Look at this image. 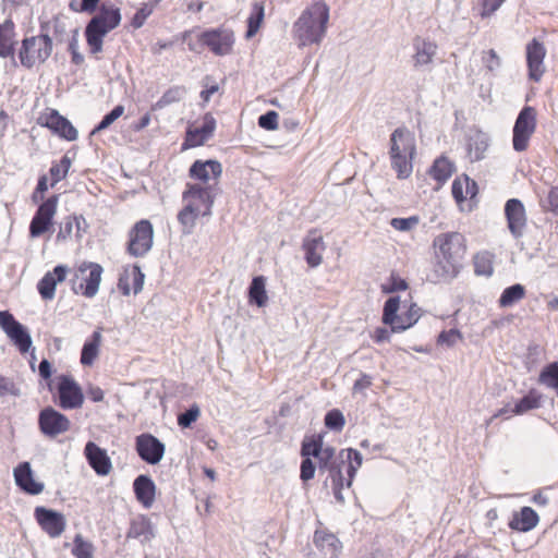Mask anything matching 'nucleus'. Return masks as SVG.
<instances>
[{
  "label": "nucleus",
  "mask_w": 558,
  "mask_h": 558,
  "mask_svg": "<svg viewBox=\"0 0 558 558\" xmlns=\"http://www.w3.org/2000/svg\"><path fill=\"white\" fill-rule=\"evenodd\" d=\"M435 263L428 275L432 283L447 282L456 278L461 269L460 262L466 253V239L457 231L438 234L433 241Z\"/></svg>",
  "instance_id": "f257e3e1"
},
{
  "label": "nucleus",
  "mask_w": 558,
  "mask_h": 558,
  "mask_svg": "<svg viewBox=\"0 0 558 558\" xmlns=\"http://www.w3.org/2000/svg\"><path fill=\"white\" fill-rule=\"evenodd\" d=\"M329 8L323 1L308 5L293 24V35L300 46L319 44L325 37Z\"/></svg>",
  "instance_id": "f03ea898"
},
{
  "label": "nucleus",
  "mask_w": 558,
  "mask_h": 558,
  "mask_svg": "<svg viewBox=\"0 0 558 558\" xmlns=\"http://www.w3.org/2000/svg\"><path fill=\"white\" fill-rule=\"evenodd\" d=\"M121 21L120 9L112 3L100 5L99 13L95 15L85 28V38L92 54L102 51L105 36L114 29Z\"/></svg>",
  "instance_id": "7ed1b4c3"
},
{
  "label": "nucleus",
  "mask_w": 558,
  "mask_h": 558,
  "mask_svg": "<svg viewBox=\"0 0 558 558\" xmlns=\"http://www.w3.org/2000/svg\"><path fill=\"white\" fill-rule=\"evenodd\" d=\"M415 144L413 137L404 128L396 129L390 136L389 156L391 167L399 180H405L413 172Z\"/></svg>",
  "instance_id": "20e7f679"
},
{
  "label": "nucleus",
  "mask_w": 558,
  "mask_h": 558,
  "mask_svg": "<svg viewBox=\"0 0 558 558\" xmlns=\"http://www.w3.org/2000/svg\"><path fill=\"white\" fill-rule=\"evenodd\" d=\"M400 308L399 296H391L384 304L381 322L393 332H403L412 328L424 314L423 308L413 301L404 302L401 313Z\"/></svg>",
  "instance_id": "39448f33"
},
{
  "label": "nucleus",
  "mask_w": 558,
  "mask_h": 558,
  "mask_svg": "<svg viewBox=\"0 0 558 558\" xmlns=\"http://www.w3.org/2000/svg\"><path fill=\"white\" fill-rule=\"evenodd\" d=\"M53 41L48 34H38L24 37L19 48L21 65L33 69L44 64L51 56Z\"/></svg>",
  "instance_id": "423d86ee"
},
{
  "label": "nucleus",
  "mask_w": 558,
  "mask_h": 558,
  "mask_svg": "<svg viewBox=\"0 0 558 558\" xmlns=\"http://www.w3.org/2000/svg\"><path fill=\"white\" fill-rule=\"evenodd\" d=\"M191 50H197V45L206 46L217 56L229 54L234 44V33L225 27L208 29L202 33H189L185 37Z\"/></svg>",
  "instance_id": "0eeeda50"
},
{
  "label": "nucleus",
  "mask_w": 558,
  "mask_h": 558,
  "mask_svg": "<svg viewBox=\"0 0 558 558\" xmlns=\"http://www.w3.org/2000/svg\"><path fill=\"white\" fill-rule=\"evenodd\" d=\"M102 271V267L97 263H81L72 271V291L88 299L94 298L99 290Z\"/></svg>",
  "instance_id": "6e6552de"
},
{
  "label": "nucleus",
  "mask_w": 558,
  "mask_h": 558,
  "mask_svg": "<svg viewBox=\"0 0 558 558\" xmlns=\"http://www.w3.org/2000/svg\"><path fill=\"white\" fill-rule=\"evenodd\" d=\"M537 112L534 107L525 106L519 112L512 130V146L515 151H525L536 131Z\"/></svg>",
  "instance_id": "1a4fd4ad"
},
{
  "label": "nucleus",
  "mask_w": 558,
  "mask_h": 558,
  "mask_svg": "<svg viewBox=\"0 0 558 558\" xmlns=\"http://www.w3.org/2000/svg\"><path fill=\"white\" fill-rule=\"evenodd\" d=\"M59 196L51 195L37 207L28 228L32 239L40 238L51 231L58 210Z\"/></svg>",
  "instance_id": "9d476101"
},
{
  "label": "nucleus",
  "mask_w": 558,
  "mask_h": 558,
  "mask_svg": "<svg viewBox=\"0 0 558 558\" xmlns=\"http://www.w3.org/2000/svg\"><path fill=\"white\" fill-rule=\"evenodd\" d=\"M216 126V119L210 113H206L201 121L190 123L181 149L186 150L205 145L214 136Z\"/></svg>",
  "instance_id": "9b49d317"
},
{
  "label": "nucleus",
  "mask_w": 558,
  "mask_h": 558,
  "mask_svg": "<svg viewBox=\"0 0 558 558\" xmlns=\"http://www.w3.org/2000/svg\"><path fill=\"white\" fill-rule=\"evenodd\" d=\"M37 123L49 129L54 135L68 142H73L77 138V130L73 124L57 109L46 108L37 118Z\"/></svg>",
  "instance_id": "f8f14e48"
},
{
  "label": "nucleus",
  "mask_w": 558,
  "mask_h": 558,
  "mask_svg": "<svg viewBox=\"0 0 558 558\" xmlns=\"http://www.w3.org/2000/svg\"><path fill=\"white\" fill-rule=\"evenodd\" d=\"M58 404L63 410H75L82 408L84 393L81 386L70 375L57 377Z\"/></svg>",
  "instance_id": "ddd939ff"
},
{
  "label": "nucleus",
  "mask_w": 558,
  "mask_h": 558,
  "mask_svg": "<svg viewBox=\"0 0 558 558\" xmlns=\"http://www.w3.org/2000/svg\"><path fill=\"white\" fill-rule=\"evenodd\" d=\"M154 230L149 220L137 221L129 231L128 253L134 257L144 256L153 245Z\"/></svg>",
  "instance_id": "4468645a"
},
{
  "label": "nucleus",
  "mask_w": 558,
  "mask_h": 558,
  "mask_svg": "<svg viewBox=\"0 0 558 558\" xmlns=\"http://www.w3.org/2000/svg\"><path fill=\"white\" fill-rule=\"evenodd\" d=\"M38 427L46 437L56 438L71 429V421L54 408L46 407L39 412Z\"/></svg>",
  "instance_id": "2eb2a0df"
},
{
  "label": "nucleus",
  "mask_w": 558,
  "mask_h": 558,
  "mask_svg": "<svg viewBox=\"0 0 558 558\" xmlns=\"http://www.w3.org/2000/svg\"><path fill=\"white\" fill-rule=\"evenodd\" d=\"M0 327L21 353L28 352L32 347V338L25 327L9 311H0Z\"/></svg>",
  "instance_id": "dca6fc26"
},
{
  "label": "nucleus",
  "mask_w": 558,
  "mask_h": 558,
  "mask_svg": "<svg viewBox=\"0 0 558 558\" xmlns=\"http://www.w3.org/2000/svg\"><path fill=\"white\" fill-rule=\"evenodd\" d=\"M222 174V165L218 160H195L189 170V175L192 180L203 184V187L217 185Z\"/></svg>",
  "instance_id": "f3484780"
},
{
  "label": "nucleus",
  "mask_w": 558,
  "mask_h": 558,
  "mask_svg": "<svg viewBox=\"0 0 558 558\" xmlns=\"http://www.w3.org/2000/svg\"><path fill=\"white\" fill-rule=\"evenodd\" d=\"M183 203L184 208L202 216H208L214 203L211 191L201 184H190L183 193Z\"/></svg>",
  "instance_id": "a211bd4d"
},
{
  "label": "nucleus",
  "mask_w": 558,
  "mask_h": 558,
  "mask_svg": "<svg viewBox=\"0 0 558 558\" xmlns=\"http://www.w3.org/2000/svg\"><path fill=\"white\" fill-rule=\"evenodd\" d=\"M34 517L40 529L51 538L60 537L66 527V519L63 513L44 506L34 510Z\"/></svg>",
  "instance_id": "6ab92c4d"
},
{
  "label": "nucleus",
  "mask_w": 558,
  "mask_h": 558,
  "mask_svg": "<svg viewBox=\"0 0 558 558\" xmlns=\"http://www.w3.org/2000/svg\"><path fill=\"white\" fill-rule=\"evenodd\" d=\"M546 47L537 38H533L526 44L525 58L529 78L535 83L539 82L546 72L545 58Z\"/></svg>",
  "instance_id": "aec40b11"
},
{
  "label": "nucleus",
  "mask_w": 558,
  "mask_h": 558,
  "mask_svg": "<svg viewBox=\"0 0 558 558\" xmlns=\"http://www.w3.org/2000/svg\"><path fill=\"white\" fill-rule=\"evenodd\" d=\"M302 251L308 267L316 268L323 263V255L326 251V244L320 231L317 228L308 230L302 241Z\"/></svg>",
  "instance_id": "412c9836"
},
{
  "label": "nucleus",
  "mask_w": 558,
  "mask_h": 558,
  "mask_svg": "<svg viewBox=\"0 0 558 558\" xmlns=\"http://www.w3.org/2000/svg\"><path fill=\"white\" fill-rule=\"evenodd\" d=\"M135 450L146 463L157 464L163 457L165 446L151 434L144 433L135 438Z\"/></svg>",
  "instance_id": "4be33fe9"
},
{
  "label": "nucleus",
  "mask_w": 558,
  "mask_h": 558,
  "mask_svg": "<svg viewBox=\"0 0 558 558\" xmlns=\"http://www.w3.org/2000/svg\"><path fill=\"white\" fill-rule=\"evenodd\" d=\"M505 216L510 233L515 239L521 238L527 222V216L523 203L518 198L508 199L505 205Z\"/></svg>",
  "instance_id": "5701e85b"
},
{
  "label": "nucleus",
  "mask_w": 558,
  "mask_h": 558,
  "mask_svg": "<svg viewBox=\"0 0 558 558\" xmlns=\"http://www.w3.org/2000/svg\"><path fill=\"white\" fill-rule=\"evenodd\" d=\"M302 458H317L319 468L325 469L328 466L329 461L335 456V449L331 447L323 448V440L318 436L305 437L301 447Z\"/></svg>",
  "instance_id": "b1692460"
},
{
  "label": "nucleus",
  "mask_w": 558,
  "mask_h": 558,
  "mask_svg": "<svg viewBox=\"0 0 558 558\" xmlns=\"http://www.w3.org/2000/svg\"><path fill=\"white\" fill-rule=\"evenodd\" d=\"M84 454L90 468L99 476H107L112 471V462L107 451L93 441H88Z\"/></svg>",
  "instance_id": "393cba45"
},
{
  "label": "nucleus",
  "mask_w": 558,
  "mask_h": 558,
  "mask_svg": "<svg viewBox=\"0 0 558 558\" xmlns=\"http://www.w3.org/2000/svg\"><path fill=\"white\" fill-rule=\"evenodd\" d=\"M68 275V267L57 265L52 270L47 271L37 283V290L44 301H51L56 295V287L63 282Z\"/></svg>",
  "instance_id": "a878e982"
},
{
  "label": "nucleus",
  "mask_w": 558,
  "mask_h": 558,
  "mask_svg": "<svg viewBox=\"0 0 558 558\" xmlns=\"http://www.w3.org/2000/svg\"><path fill=\"white\" fill-rule=\"evenodd\" d=\"M144 283V274L136 265L125 267L119 277L118 288L123 295H130L131 292L138 293Z\"/></svg>",
  "instance_id": "bb28decb"
},
{
  "label": "nucleus",
  "mask_w": 558,
  "mask_h": 558,
  "mask_svg": "<svg viewBox=\"0 0 558 558\" xmlns=\"http://www.w3.org/2000/svg\"><path fill=\"white\" fill-rule=\"evenodd\" d=\"M16 485L29 495H38L44 490V484L37 482L28 462H22L14 469Z\"/></svg>",
  "instance_id": "cd10ccee"
},
{
  "label": "nucleus",
  "mask_w": 558,
  "mask_h": 558,
  "mask_svg": "<svg viewBox=\"0 0 558 558\" xmlns=\"http://www.w3.org/2000/svg\"><path fill=\"white\" fill-rule=\"evenodd\" d=\"M539 522V517L531 507H522L519 511L513 512L508 525L512 531L529 532L533 530Z\"/></svg>",
  "instance_id": "c85d7f7f"
},
{
  "label": "nucleus",
  "mask_w": 558,
  "mask_h": 558,
  "mask_svg": "<svg viewBox=\"0 0 558 558\" xmlns=\"http://www.w3.org/2000/svg\"><path fill=\"white\" fill-rule=\"evenodd\" d=\"M16 27L12 19L0 23V58H12L15 52Z\"/></svg>",
  "instance_id": "c756f323"
},
{
  "label": "nucleus",
  "mask_w": 558,
  "mask_h": 558,
  "mask_svg": "<svg viewBox=\"0 0 558 558\" xmlns=\"http://www.w3.org/2000/svg\"><path fill=\"white\" fill-rule=\"evenodd\" d=\"M477 191L476 182L466 174L457 177L452 182L451 192L458 204L473 199L477 195Z\"/></svg>",
  "instance_id": "7c9ffc66"
},
{
  "label": "nucleus",
  "mask_w": 558,
  "mask_h": 558,
  "mask_svg": "<svg viewBox=\"0 0 558 558\" xmlns=\"http://www.w3.org/2000/svg\"><path fill=\"white\" fill-rule=\"evenodd\" d=\"M137 501L145 508H150L155 501L156 486L147 475H140L133 483Z\"/></svg>",
  "instance_id": "2f4dec72"
},
{
  "label": "nucleus",
  "mask_w": 558,
  "mask_h": 558,
  "mask_svg": "<svg viewBox=\"0 0 558 558\" xmlns=\"http://www.w3.org/2000/svg\"><path fill=\"white\" fill-rule=\"evenodd\" d=\"M413 46L415 50L413 54L414 66L420 68L433 62L434 57L437 53L436 43L416 37L414 39Z\"/></svg>",
  "instance_id": "473e14b6"
},
{
  "label": "nucleus",
  "mask_w": 558,
  "mask_h": 558,
  "mask_svg": "<svg viewBox=\"0 0 558 558\" xmlns=\"http://www.w3.org/2000/svg\"><path fill=\"white\" fill-rule=\"evenodd\" d=\"M456 171L454 163L445 155L436 158L428 169L429 177L436 181L437 189L441 187Z\"/></svg>",
  "instance_id": "72a5a7b5"
},
{
  "label": "nucleus",
  "mask_w": 558,
  "mask_h": 558,
  "mask_svg": "<svg viewBox=\"0 0 558 558\" xmlns=\"http://www.w3.org/2000/svg\"><path fill=\"white\" fill-rule=\"evenodd\" d=\"M314 544L328 558H337L342 546L337 536L326 531H316L314 534Z\"/></svg>",
  "instance_id": "f704fd0d"
},
{
  "label": "nucleus",
  "mask_w": 558,
  "mask_h": 558,
  "mask_svg": "<svg viewBox=\"0 0 558 558\" xmlns=\"http://www.w3.org/2000/svg\"><path fill=\"white\" fill-rule=\"evenodd\" d=\"M495 254L489 251H480L473 255L472 263L476 276L490 277L494 274Z\"/></svg>",
  "instance_id": "c9c22d12"
},
{
  "label": "nucleus",
  "mask_w": 558,
  "mask_h": 558,
  "mask_svg": "<svg viewBox=\"0 0 558 558\" xmlns=\"http://www.w3.org/2000/svg\"><path fill=\"white\" fill-rule=\"evenodd\" d=\"M265 19V3L264 1H255L252 3L251 13L247 17V29L245 37L247 39L254 37L262 27Z\"/></svg>",
  "instance_id": "e433bc0d"
},
{
  "label": "nucleus",
  "mask_w": 558,
  "mask_h": 558,
  "mask_svg": "<svg viewBox=\"0 0 558 558\" xmlns=\"http://www.w3.org/2000/svg\"><path fill=\"white\" fill-rule=\"evenodd\" d=\"M153 527L149 520L144 517H137L132 520L129 531L126 533L128 538H136L141 542H147L153 537Z\"/></svg>",
  "instance_id": "4c0bfd02"
},
{
  "label": "nucleus",
  "mask_w": 558,
  "mask_h": 558,
  "mask_svg": "<svg viewBox=\"0 0 558 558\" xmlns=\"http://www.w3.org/2000/svg\"><path fill=\"white\" fill-rule=\"evenodd\" d=\"M248 302L263 307L268 302L266 279L264 276L254 277L248 288Z\"/></svg>",
  "instance_id": "58836bf2"
},
{
  "label": "nucleus",
  "mask_w": 558,
  "mask_h": 558,
  "mask_svg": "<svg viewBox=\"0 0 558 558\" xmlns=\"http://www.w3.org/2000/svg\"><path fill=\"white\" fill-rule=\"evenodd\" d=\"M526 295V289L521 283L512 284L506 288L498 299V305L500 308H507L513 306L515 303L523 300Z\"/></svg>",
  "instance_id": "ea45409f"
},
{
  "label": "nucleus",
  "mask_w": 558,
  "mask_h": 558,
  "mask_svg": "<svg viewBox=\"0 0 558 558\" xmlns=\"http://www.w3.org/2000/svg\"><path fill=\"white\" fill-rule=\"evenodd\" d=\"M542 393L536 389H531L526 396L521 398L512 409L515 415L524 414L531 410L538 409L542 404Z\"/></svg>",
  "instance_id": "a19ab883"
},
{
  "label": "nucleus",
  "mask_w": 558,
  "mask_h": 558,
  "mask_svg": "<svg viewBox=\"0 0 558 558\" xmlns=\"http://www.w3.org/2000/svg\"><path fill=\"white\" fill-rule=\"evenodd\" d=\"M101 343V333L99 330L93 332L90 340L83 345L81 353V363L83 365H92L99 353Z\"/></svg>",
  "instance_id": "79ce46f5"
},
{
  "label": "nucleus",
  "mask_w": 558,
  "mask_h": 558,
  "mask_svg": "<svg viewBox=\"0 0 558 558\" xmlns=\"http://www.w3.org/2000/svg\"><path fill=\"white\" fill-rule=\"evenodd\" d=\"M72 160L68 155L62 156L59 161H53L49 169L50 174V187H53L57 183L64 180L71 168Z\"/></svg>",
  "instance_id": "37998d69"
},
{
  "label": "nucleus",
  "mask_w": 558,
  "mask_h": 558,
  "mask_svg": "<svg viewBox=\"0 0 558 558\" xmlns=\"http://www.w3.org/2000/svg\"><path fill=\"white\" fill-rule=\"evenodd\" d=\"M74 228L80 230V217L76 215H69L64 217L63 221L59 226V230L56 235V242L63 243L68 241L72 236Z\"/></svg>",
  "instance_id": "c03bdc74"
},
{
  "label": "nucleus",
  "mask_w": 558,
  "mask_h": 558,
  "mask_svg": "<svg viewBox=\"0 0 558 558\" xmlns=\"http://www.w3.org/2000/svg\"><path fill=\"white\" fill-rule=\"evenodd\" d=\"M487 142L481 136H471L468 140L466 150L471 161H478L484 158L487 149Z\"/></svg>",
  "instance_id": "a18cd8bd"
},
{
  "label": "nucleus",
  "mask_w": 558,
  "mask_h": 558,
  "mask_svg": "<svg viewBox=\"0 0 558 558\" xmlns=\"http://www.w3.org/2000/svg\"><path fill=\"white\" fill-rule=\"evenodd\" d=\"M538 381L554 389L558 396V362L545 366L539 374Z\"/></svg>",
  "instance_id": "49530a36"
},
{
  "label": "nucleus",
  "mask_w": 558,
  "mask_h": 558,
  "mask_svg": "<svg viewBox=\"0 0 558 558\" xmlns=\"http://www.w3.org/2000/svg\"><path fill=\"white\" fill-rule=\"evenodd\" d=\"M94 545L84 539L81 534L74 536L71 553L75 558H94Z\"/></svg>",
  "instance_id": "de8ad7c7"
},
{
  "label": "nucleus",
  "mask_w": 558,
  "mask_h": 558,
  "mask_svg": "<svg viewBox=\"0 0 558 558\" xmlns=\"http://www.w3.org/2000/svg\"><path fill=\"white\" fill-rule=\"evenodd\" d=\"M347 461V485L350 486L357 469L362 465V454L355 449H348Z\"/></svg>",
  "instance_id": "09e8293b"
},
{
  "label": "nucleus",
  "mask_w": 558,
  "mask_h": 558,
  "mask_svg": "<svg viewBox=\"0 0 558 558\" xmlns=\"http://www.w3.org/2000/svg\"><path fill=\"white\" fill-rule=\"evenodd\" d=\"M324 421L327 428L336 432L342 430L345 425V418L342 412L338 409L328 411Z\"/></svg>",
  "instance_id": "8fccbe9b"
},
{
  "label": "nucleus",
  "mask_w": 558,
  "mask_h": 558,
  "mask_svg": "<svg viewBox=\"0 0 558 558\" xmlns=\"http://www.w3.org/2000/svg\"><path fill=\"white\" fill-rule=\"evenodd\" d=\"M418 222L420 218L417 216H411L408 218H392L390 226L397 231L405 232L414 229Z\"/></svg>",
  "instance_id": "3c124183"
},
{
  "label": "nucleus",
  "mask_w": 558,
  "mask_h": 558,
  "mask_svg": "<svg viewBox=\"0 0 558 558\" xmlns=\"http://www.w3.org/2000/svg\"><path fill=\"white\" fill-rule=\"evenodd\" d=\"M201 415V410L197 404H193L186 412L180 414L177 418V423L183 427H190L192 423L196 422Z\"/></svg>",
  "instance_id": "603ef678"
},
{
  "label": "nucleus",
  "mask_w": 558,
  "mask_h": 558,
  "mask_svg": "<svg viewBox=\"0 0 558 558\" xmlns=\"http://www.w3.org/2000/svg\"><path fill=\"white\" fill-rule=\"evenodd\" d=\"M100 0H71L69 3V8L73 12L82 13H93L99 3Z\"/></svg>",
  "instance_id": "864d4df0"
},
{
  "label": "nucleus",
  "mask_w": 558,
  "mask_h": 558,
  "mask_svg": "<svg viewBox=\"0 0 558 558\" xmlns=\"http://www.w3.org/2000/svg\"><path fill=\"white\" fill-rule=\"evenodd\" d=\"M460 340H462V333L458 329H449L439 333L437 343L440 345L452 347Z\"/></svg>",
  "instance_id": "5fc2aeb1"
},
{
  "label": "nucleus",
  "mask_w": 558,
  "mask_h": 558,
  "mask_svg": "<svg viewBox=\"0 0 558 558\" xmlns=\"http://www.w3.org/2000/svg\"><path fill=\"white\" fill-rule=\"evenodd\" d=\"M408 282L397 274H391L387 284L383 286V292L393 293L397 291H404L408 289Z\"/></svg>",
  "instance_id": "6e6d98bb"
},
{
  "label": "nucleus",
  "mask_w": 558,
  "mask_h": 558,
  "mask_svg": "<svg viewBox=\"0 0 558 558\" xmlns=\"http://www.w3.org/2000/svg\"><path fill=\"white\" fill-rule=\"evenodd\" d=\"M201 216L202 215L193 213L183 207V209L179 214V220L183 226L184 232L190 233L191 230L194 228L197 218Z\"/></svg>",
  "instance_id": "4d7b16f0"
},
{
  "label": "nucleus",
  "mask_w": 558,
  "mask_h": 558,
  "mask_svg": "<svg viewBox=\"0 0 558 558\" xmlns=\"http://www.w3.org/2000/svg\"><path fill=\"white\" fill-rule=\"evenodd\" d=\"M124 113V107L122 105L116 106L109 113H107L100 123L97 125L96 131H101L109 128L116 120H118Z\"/></svg>",
  "instance_id": "13d9d810"
},
{
  "label": "nucleus",
  "mask_w": 558,
  "mask_h": 558,
  "mask_svg": "<svg viewBox=\"0 0 558 558\" xmlns=\"http://www.w3.org/2000/svg\"><path fill=\"white\" fill-rule=\"evenodd\" d=\"M506 0H478L481 5L480 15L482 19L493 15Z\"/></svg>",
  "instance_id": "bf43d9fd"
},
{
  "label": "nucleus",
  "mask_w": 558,
  "mask_h": 558,
  "mask_svg": "<svg viewBox=\"0 0 558 558\" xmlns=\"http://www.w3.org/2000/svg\"><path fill=\"white\" fill-rule=\"evenodd\" d=\"M153 13V7L145 3L134 14L131 20V25L134 28H140L144 25L147 17Z\"/></svg>",
  "instance_id": "052dcab7"
},
{
  "label": "nucleus",
  "mask_w": 558,
  "mask_h": 558,
  "mask_svg": "<svg viewBox=\"0 0 558 558\" xmlns=\"http://www.w3.org/2000/svg\"><path fill=\"white\" fill-rule=\"evenodd\" d=\"M278 113L276 111H268L258 118V125L268 131H275L278 129Z\"/></svg>",
  "instance_id": "680f3d73"
},
{
  "label": "nucleus",
  "mask_w": 558,
  "mask_h": 558,
  "mask_svg": "<svg viewBox=\"0 0 558 558\" xmlns=\"http://www.w3.org/2000/svg\"><path fill=\"white\" fill-rule=\"evenodd\" d=\"M49 184H48V177L46 174H43L38 178L37 185L32 194V201L34 203H37L39 201H45L44 196L45 193L48 191Z\"/></svg>",
  "instance_id": "e2e57ef3"
},
{
  "label": "nucleus",
  "mask_w": 558,
  "mask_h": 558,
  "mask_svg": "<svg viewBox=\"0 0 558 558\" xmlns=\"http://www.w3.org/2000/svg\"><path fill=\"white\" fill-rule=\"evenodd\" d=\"M315 475V465L310 458H303L301 462L300 478L303 482L312 480Z\"/></svg>",
  "instance_id": "0e129e2a"
},
{
  "label": "nucleus",
  "mask_w": 558,
  "mask_h": 558,
  "mask_svg": "<svg viewBox=\"0 0 558 558\" xmlns=\"http://www.w3.org/2000/svg\"><path fill=\"white\" fill-rule=\"evenodd\" d=\"M391 333H395L391 331V328L387 329L386 327H377L371 332V338L375 343L380 344L384 342H389L391 339Z\"/></svg>",
  "instance_id": "69168bd1"
},
{
  "label": "nucleus",
  "mask_w": 558,
  "mask_h": 558,
  "mask_svg": "<svg viewBox=\"0 0 558 558\" xmlns=\"http://www.w3.org/2000/svg\"><path fill=\"white\" fill-rule=\"evenodd\" d=\"M482 60L489 71H493L500 65V58L494 49L484 51Z\"/></svg>",
  "instance_id": "338daca9"
},
{
  "label": "nucleus",
  "mask_w": 558,
  "mask_h": 558,
  "mask_svg": "<svg viewBox=\"0 0 558 558\" xmlns=\"http://www.w3.org/2000/svg\"><path fill=\"white\" fill-rule=\"evenodd\" d=\"M372 386V376L367 374H362L360 378H357L352 387L353 393H360L365 391Z\"/></svg>",
  "instance_id": "774afa93"
}]
</instances>
